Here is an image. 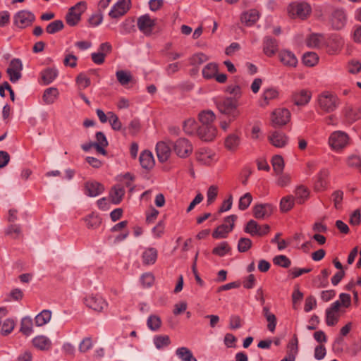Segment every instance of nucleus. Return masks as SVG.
I'll return each instance as SVG.
<instances>
[{"label":"nucleus","instance_id":"393cba45","mask_svg":"<svg viewBox=\"0 0 361 361\" xmlns=\"http://www.w3.org/2000/svg\"><path fill=\"white\" fill-rule=\"evenodd\" d=\"M331 21L334 28L336 30L343 28L346 22L345 12L343 10L335 11L332 14Z\"/></svg>","mask_w":361,"mask_h":361},{"label":"nucleus","instance_id":"20e7f679","mask_svg":"<svg viewBox=\"0 0 361 361\" xmlns=\"http://www.w3.org/2000/svg\"><path fill=\"white\" fill-rule=\"evenodd\" d=\"M349 136L343 131L336 130L331 133L328 139L330 148L335 152H340L349 143Z\"/></svg>","mask_w":361,"mask_h":361},{"label":"nucleus","instance_id":"680f3d73","mask_svg":"<svg viewBox=\"0 0 361 361\" xmlns=\"http://www.w3.org/2000/svg\"><path fill=\"white\" fill-rule=\"evenodd\" d=\"M109 122L114 130H120L122 127L121 122L116 114L112 111L108 112Z\"/></svg>","mask_w":361,"mask_h":361},{"label":"nucleus","instance_id":"603ef678","mask_svg":"<svg viewBox=\"0 0 361 361\" xmlns=\"http://www.w3.org/2000/svg\"><path fill=\"white\" fill-rule=\"evenodd\" d=\"M346 68L350 74H358L361 72V62L357 59H351L348 62Z\"/></svg>","mask_w":361,"mask_h":361},{"label":"nucleus","instance_id":"f704fd0d","mask_svg":"<svg viewBox=\"0 0 361 361\" xmlns=\"http://www.w3.org/2000/svg\"><path fill=\"white\" fill-rule=\"evenodd\" d=\"M262 314L268 322L267 329L269 331L274 333L277 323L276 316L269 311V308L268 307H264Z\"/></svg>","mask_w":361,"mask_h":361},{"label":"nucleus","instance_id":"a878e982","mask_svg":"<svg viewBox=\"0 0 361 361\" xmlns=\"http://www.w3.org/2000/svg\"><path fill=\"white\" fill-rule=\"evenodd\" d=\"M139 160L141 166L146 170L152 169L155 164L153 154L148 150H145L140 154Z\"/></svg>","mask_w":361,"mask_h":361},{"label":"nucleus","instance_id":"f257e3e1","mask_svg":"<svg viewBox=\"0 0 361 361\" xmlns=\"http://www.w3.org/2000/svg\"><path fill=\"white\" fill-rule=\"evenodd\" d=\"M315 104L317 113L323 114L336 111L340 106L341 102L335 93L325 90L317 95Z\"/></svg>","mask_w":361,"mask_h":361},{"label":"nucleus","instance_id":"37998d69","mask_svg":"<svg viewBox=\"0 0 361 361\" xmlns=\"http://www.w3.org/2000/svg\"><path fill=\"white\" fill-rule=\"evenodd\" d=\"M183 129L188 135H192L195 133H197V123L194 118H189L183 122Z\"/></svg>","mask_w":361,"mask_h":361},{"label":"nucleus","instance_id":"7c9ffc66","mask_svg":"<svg viewBox=\"0 0 361 361\" xmlns=\"http://www.w3.org/2000/svg\"><path fill=\"white\" fill-rule=\"evenodd\" d=\"M310 197V190L303 185H300L295 190V200L299 204H304Z\"/></svg>","mask_w":361,"mask_h":361},{"label":"nucleus","instance_id":"f03ea898","mask_svg":"<svg viewBox=\"0 0 361 361\" xmlns=\"http://www.w3.org/2000/svg\"><path fill=\"white\" fill-rule=\"evenodd\" d=\"M216 104L221 114L228 116L232 118V119H235L240 114L238 109V101L231 97L219 98L216 100Z\"/></svg>","mask_w":361,"mask_h":361},{"label":"nucleus","instance_id":"c85d7f7f","mask_svg":"<svg viewBox=\"0 0 361 361\" xmlns=\"http://www.w3.org/2000/svg\"><path fill=\"white\" fill-rule=\"evenodd\" d=\"M240 143V135L239 133L229 134L225 139L224 146L229 151L237 150Z\"/></svg>","mask_w":361,"mask_h":361},{"label":"nucleus","instance_id":"9d476101","mask_svg":"<svg viewBox=\"0 0 361 361\" xmlns=\"http://www.w3.org/2000/svg\"><path fill=\"white\" fill-rule=\"evenodd\" d=\"M156 25V19L145 14L137 18V25L139 30L146 36H150Z\"/></svg>","mask_w":361,"mask_h":361},{"label":"nucleus","instance_id":"c03bdc74","mask_svg":"<svg viewBox=\"0 0 361 361\" xmlns=\"http://www.w3.org/2000/svg\"><path fill=\"white\" fill-rule=\"evenodd\" d=\"M231 231L227 224H221L214 231L212 237L215 239L225 238Z\"/></svg>","mask_w":361,"mask_h":361},{"label":"nucleus","instance_id":"8fccbe9b","mask_svg":"<svg viewBox=\"0 0 361 361\" xmlns=\"http://www.w3.org/2000/svg\"><path fill=\"white\" fill-rule=\"evenodd\" d=\"M273 169L276 174L281 173L284 169V161L281 156L275 155L271 160Z\"/></svg>","mask_w":361,"mask_h":361},{"label":"nucleus","instance_id":"58836bf2","mask_svg":"<svg viewBox=\"0 0 361 361\" xmlns=\"http://www.w3.org/2000/svg\"><path fill=\"white\" fill-rule=\"evenodd\" d=\"M124 195L125 190L121 185L114 186L110 192V197L113 203L115 204L121 202Z\"/></svg>","mask_w":361,"mask_h":361},{"label":"nucleus","instance_id":"39448f33","mask_svg":"<svg viewBox=\"0 0 361 361\" xmlns=\"http://www.w3.org/2000/svg\"><path fill=\"white\" fill-rule=\"evenodd\" d=\"M85 305L90 309L97 312H102L108 307V302L99 293H91L84 298Z\"/></svg>","mask_w":361,"mask_h":361},{"label":"nucleus","instance_id":"ea45409f","mask_svg":"<svg viewBox=\"0 0 361 361\" xmlns=\"http://www.w3.org/2000/svg\"><path fill=\"white\" fill-rule=\"evenodd\" d=\"M218 71L219 68L216 63H209L203 68L202 74L203 78L205 79H212L214 78L216 73H218Z\"/></svg>","mask_w":361,"mask_h":361},{"label":"nucleus","instance_id":"5fc2aeb1","mask_svg":"<svg viewBox=\"0 0 361 361\" xmlns=\"http://www.w3.org/2000/svg\"><path fill=\"white\" fill-rule=\"evenodd\" d=\"M225 92L233 95L232 98H235L238 101L243 94L242 88L238 85H230L225 89Z\"/></svg>","mask_w":361,"mask_h":361},{"label":"nucleus","instance_id":"c9c22d12","mask_svg":"<svg viewBox=\"0 0 361 361\" xmlns=\"http://www.w3.org/2000/svg\"><path fill=\"white\" fill-rule=\"evenodd\" d=\"M324 43V37L319 34H312L306 40L307 45L311 48L321 47Z\"/></svg>","mask_w":361,"mask_h":361},{"label":"nucleus","instance_id":"7ed1b4c3","mask_svg":"<svg viewBox=\"0 0 361 361\" xmlns=\"http://www.w3.org/2000/svg\"><path fill=\"white\" fill-rule=\"evenodd\" d=\"M312 12L311 6L305 1H294L288 6V15L293 18L305 20Z\"/></svg>","mask_w":361,"mask_h":361},{"label":"nucleus","instance_id":"bb28decb","mask_svg":"<svg viewBox=\"0 0 361 361\" xmlns=\"http://www.w3.org/2000/svg\"><path fill=\"white\" fill-rule=\"evenodd\" d=\"M279 97V91L274 87H268L265 89L261 96L260 106H266L269 102Z\"/></svg>","mask_w":361,"mask_h":361},{"label":"nucleus","instance_id":"412c9836","mask_svg":"<svg viewBox=\"0 0 361 361\" xmlns=\"http://www.w3.org/2000/svg\"><path fill=\"white\" fill-rule=\"evenodd\" d=\"M197 159L202 164L210 166L217 161V156L209 149H202L197 153Z\"/></svg>","mask_w":361,"mask_h":361},{"label":"nucleus","instance_id":"0e129e2a","mask_svg":"<svg viewBox=\"0 0 361 361\" xmlns=\"http://www.w3.org/2000/svg\"><path fill=\"white\" fill-rule=\"evenodd\" d=\"M76 83L80 90H84L90 85V79L84 73H80L76 78Z\"/></svg>","mask_w":361,"mask_h":361},{"label":"nucleus","instance_id":"4d7b16f0","mask_svg":"<svg viewBox=\"0 0 361 361\" xmlns=\"http://www.w3.org/2000/svg\"><path fill=\"white\" fill-rule=\"evenodd\" d=\"M154 343L157 348L160 349L169 345L171 340L167 335H159L154 337Z\"/></svg>","mask_w":361,"mask_h":361},{"label":"nucleus","instance_id":"2eb2a0df","mask_svg":"<svg viewBox=\"0 0 361 361\" xmlns=\"http://www.w3.org/2000/svg\"><path fill=\"white\" fill-rule=\"evenodd\" d=\"M290 118V113L287 109H278L271 114V121L274 126H284Z\"/></svg>","mask_w":361,"mask_h":361},{"label":"nucleus","instance_id":"774afa93","mask_svg":"<svg viewBox=\"0 0 361 361\" xmlns=\"http://www.w3.org/2000/svg\"><path fill=\"white\" fill-rule=\"evenodd\" d=\"M347 164L357 169L361 172V157L358 155H350L347 159Z\"/></svg>","mask_w":361,"mask_h":361},{"label":"nucleus","instance_id":"dca6fc26","mask_svg":"<svg viewBox=\"0 0 361 361\" xmlns=\"http://www.w3.org/2000/svg\"><path fill=\"white\" fill-rule=\"evenodd\" d=\"M339 301L333 302L329 308L326 310V323L328 326H332L337 324L339 319Z\"/></svg>","mask_w":361,"mask_h":361},{"label":"nucleus","instance_id":"1a4fd4ad","mask_svg":"<svg viewBox=\"0 0 361 361\" xmlns=\"http://www.w3.org/2000/svg\"><path fill=\"white\" fill-rule=\"evenodd\" d=\"M312 92L309 89H298L291 95L292 102L298 106H305L311 101Z\"/></svg>","mask_w":361,"mask_h":361},{"label":"nucleus","instance_id":"a19ab883","mask_svg":"<svg viewBox=\"0 0 361 361\" xmlns=\"http://www.w3.org/2000/svg\"><path fill=\"white\" fill-rule=\"evenodd\" d=\"M57 70L48 68L41 72V78L45 85L51 83L57 76Z\"/></svg>","mask_w":361,"mask_h":361},{"label":"nucleus","instance_id":"b1692460","mask_svg":"<svg viewBox=\"0 0 361 361\" xmlns=\"http://www.w3.org/2000/svg\"><path fill=\"white\" fill-rule=\"evenodd\" d=\"M157 157L159 161L165 162L170 157L171 147L164 142H159L156 146Z\"/></svg>","mask_w":361,"mask_h":361},{"label":"nucleus","instance_id":"e433bc0d","mask_svg":"<svg viewBox=\"0 0 361 361\" xmlns=\"http://www.w3.org/2000/svg\"><path fill=\"white\" fill-rule=\"evenodd\" d=\"M20 331L26 336L33 333V322L30 317H25L21 319Z\"/></svg>","mask_w":361,"mask_h":361},{"label":"nucleus","instance_id":"052dcab7","mask_svg":"<svg viewBox=\"0 0 361 361\" xmlns=\"http://www.w3.org/2000/svg\"><path fill=\"white\" fill-rule=\"evenodd\" d=\"M116 75L119 83L123 86L128 84L132 80L131 74L125 71H118Z\"/></svg>","mask_w":361,"mask_h":361},{"label":"nucleus","instance_id":"473e14b6","mask_svg":"<svg viewBox=\"0 0 361 361\" xmlns=\"http://www.w3.org/2000/svg\"><path fill=\"white\" fill-rule=\"evenodd\" d=\"M97 142L92 143L93 147L97 151L102 154H106L104 148L108 145V142L104 134L102 132L96 133Z\"/></svg>","mask_w":361,"mask_h":361},{"label":"nucleus","instance_id":"864d4df0","mask_svg":"<svg viewBox=\"0 0 361 361\" xmlns=\"http://www.w3.org/2000/svg\"><path fill=\"white\" fill-rule=\"evenodd\" d=\"M16 326V322L14 319L11 318H8L4 320L2 324V327L1 329V334L3 336H7L10 334L13 330L14 329V327Z\"/></svg>","mask_w":361,"mask_h":361},{"label":"nucleus","instance_id":"f8f14e48","mask_svg":"<svg viewBox=\"0 0 361 361\" xmlns=\"http://www.w3.org/2000/svg\"><path fill=\"white\" fill-rule=\"evenodd\" d=\"M130 6V0H119L111 8L109 16L111 18H119L129 11Z\"/></svg>","mask_w":361,"mask_h":361},{"label":"nucleus","instance_id":"c756f323","mask_svg":"<svg viewBox=\"0 0 361 361\" xmlns=\"http://www.w3.org/2000/svg\"><path fill=\"white\" fill-rule=\"evenodd\" d=\"M59 96V91L57 88L49 87L44 90L42 99L46 104H52L57 100Z\"/></svg>","mask_w":361,"mask_h":361},{"label":"nucleus","instance_id":"4be33fe9","mask_svg":"<svg viewBox=\"0 0 361 361\" xmlns=\"http://www.w3.org/2000/svg\"><path fill=\"white\" fill-rule=\"evenodd\" d=\"M32 343L35 348L42 351L49 350L52 345L51 340L44 335L37 336L33 338Z\"/></svg>","mask_w":361,"mask_h":361},{"label":"nucleus","instance_id":"6e6552de","mask_svg":"<svg viewBox=\"0 0 361 361\" xmlns=\"http://www.w3.org/2000/svg\"><path fill=\"white\" fill-rule=\"evenodd\" d=\"M330 172L328 169H322L314 178L313 188L315 192H324L329 185Z\"/></svg>","mask_w":361,"mask_h":361},{"label":"nucleus","instance_id":"09e8293b","mask_svg":"<svg viewBox=\"0 0 361 361\" xmlns=\"http://www.w3.org/2000/svg\"><path fill=\"white\" fill-rule=\"evenodd\" d=\"M295 201L293 196L288 195L283 197L280 202L281 210L283 212L290 211L293 208Z\"/></svg>","mask_w":361,"mask_h":361},{"label":"nucleus","instance_id":"49530a36","mask_svg":"<svg viewBox=\"0 0 361 361\" xmlns=\"http://www.w3.org/2000/svg\"><path fill=\"white\" fill-rule=\"evenodd\" d=\"M85 221L89 228H97L101 224L102 220L98 214L92 213L85 217Z\"/></svg>","mask_w":361,"mask_h":361},{"label":"nucleus","instance_id":"13d9d810","mask_svg":"<svg viewBox=\"0 0 361 361\" xmlns=\"http://www.w3.org/2000/svg\"><path fill=\"white\" fill-rule=\"evenodd\" d=\"M64 27L61 20H56L50 23L46 27V32L49 34H54L61 31Z\"/></svg>","mask_w":361,"mask_h":361},{"label":"nucleus","instance_id":"69168bd1","mask_svg":"<svg viewBox=\"0 0 361 361\" xmlns=\"http://www.w3.org/2000/svg\"><path fill=\"white\" fill-rule=\"evenodd\" d=\"M219 192V187L216 185H212L209 187L207 192V203L212 204L213 203L215 200L216 199V197L218 195Z\"/></svg>","mask_w":361,"mask_h":361},{"label":"nucleus","instance_id":"ddd939ff","mask_svg":"<svg viewBox=\"0 0 361 361\" xmlns=\"http://www.w3.org/2000/svg\"><path fill=\"white\" fill-rule=\"evenodd\" d=\"M23 70V64L20 59H13L11 61L9 66L6 70V73L9 77V80L12 82H16L22 77L21 71Z\"/></svg>","mask_w":361,"mask_h":361},{"label":"nucleus","instance_id":"a18cd8bd","mask_svg":"<svg viewBox=\"0 0 361 361\" xmlns=\"http://www.w3.org/2000/svg\"><path fill=\"white\" fill-rule=\"evenodd\" d=\"M319 57L314 52H307L303 55L302 63L309 67H313L317 64Z\"/></svg>","mask_w":361,"mask_h":361},{"label":"nucleus","instance_id":"79ce46f5","mask_svg":"<svg viewBox=\"0 0 361 361\" xmlns=\"http://www.w3.org/2000/svg\"><path fill=\"white\" fill-rule=\"evenodd\" d=\"M176 355L182 361H197V359L193 356L190 350L186 347H180L176 349Z\"/></svg>","mask_w":361,"mask_h":361},{"label":"nucleus","instance_id":"72a5a7b5","mask_svg":"<svg viewBox=\"0 0 361 361\" xmlns=\"http://www.w3.org/2000/svg\"><path fill=\"white\" fill-rule=\"evenodd\" d=\"M52 313L49 310H44L35 317V324L37 326H43L48 324L51 319Z\"/></svg>","mask_w":361,"mask_h":361},{"label":"nucleus","instance_id":"423d86ee","mask_svg":"<svg viewBox=\"0 0 361 361\" xmlns=\"http://www.w3.org/2000/svg\"><path fill=\"white\" fill-rule=\"evenodd\" d=\"M87 8V2L85 1H81L71 7L66 16L67 24L70 26H75L78 24L81 20L82 14L86 11Z\"/></svg>","mask_w":361,"mask_h":361},{"label":"nucleus","instance_id":"e2e57ef3","mask_svg":"<svg viewBox=\"0 0 361 361\" xmlns=\"http://www.w3.org/2000/svg\"><path fill=\"white\" fill-rule=\"evenodd\" d=\"M252 200V195L250 192L245 193L239 200V203H238L239 209L245 210L251 204Z\"/></svg>","mask_w":361,"mask_h":361},{"label":"nucleus","instance_id":"9b49d317","mask_svg":"<svg viewBox=\"0 0 361 361\" xmlns=\"http://www.w3.org/2000/svg\"><path fill=\"white\" fill-rule=\"evenodd\" d=\"M35 20V15L25 10L20 11L14 16V24L21 29L30 26Z\"/></svg>","mask_w":361,"mask_h":361},{"label":"nucleus","instance_id":"5701e85b","mask_svg":"<svg viewBox=\"0 0 361 361\" xmlns=\"http://www.w3.org/2000/svg\"><path fill=\"white\" fill-rule=\"evenodd\" d=\"M273 212V207L270 204H257L253 208L254 216L256 219H264Z\"/></svg>","mask_w":361,"mask_h":361},{"label":"nucleus","instance_id":"bf43d9fd","mask_svg":"<svg viewBox=\"0 0 361 361\" xmlns=\"http://www.w3.org/2000/svg\"><path fill=\"white\" fill-rule=\"evenodd\" d=\"M345 117L350 123H353L361 118V112L357 109H348L345 111Z\"/></svg>","mask_w":361,"mask_h":361},{"label":"nucleus","instance_id":"4c0bfd02","mask_svg":"<svg viewBox=\"0 0 361 361\" xmlns=\"http://www.w3.org/2000/svg\"><path fill=\"white\" fill-rule=\"evenodd\" d=\"M199 121L202 126L214 125L213 123L216 119V116L211 110L202 111L199 114Z\"/></svg>","mask_w":361,"mask_h":361},{"label":"nucleus","instance_id":"6ab92c4d","mask_svg":"<svg viewBox=\"0 0 361 361\" xmlns=\"http://www.w3.org/2000/svg\"><path fill=\"white\" fill-rule=\"evenodd\" d=\"M85 194L90 197H97L102 194L104 190L102 184L95 180H89L85 183Z\"/></svg>","mask_w":361,"mask_h":361},{"label":"nucleus","instance_id":"0eeeda50","mask_svg":"<svg viewBox=\"0 0 361 361\" xmlns=\"http://www.w3.org/2000/svg\"><path fill=\"white\" fill-rule=\"evenodd\" d=\"M173 149L178 157L187 158L192 153L193 146L189 140L180 137L173 142Z\"/></svg>","mask_w":361,"mask_h":361},{"label":"nucleus","instance_id":"f3484780","mask_svg":"<svg viewBox=\"0 0 361 361\" xmlns=\"http://www.w3.org/2000/svg\"><path fill=\"white\" fill-rule=\"evenodd\" d=\"M197 135L204 141H212L217 135V128L214 125L201 126L198 128Z\"/></svg>","mask_w":361,"mask_h":361},{"label":"nucleus","instance_id":"3c124183","mask_svg":"<svg viewBox=\"0 0 361 361\" xmlns=\"http://www.w3.org/2000/svg\"><path fill=\"white\" fill-rule=\"evenodd\" d=\"M208 60L209 57L206 54L202 52H199L193 54L191 57H190L189 63L192 66H199L207 61Z\"/></svg>","mask_w":361,"mask_h":361},{"label":"nucleus","instance_id":"cd10ccee","mask_svg":"<svg viewBox=\"0 0 361 361\" xmlns=\"http://www.w3.org/2000/svg\"><path fill=\"white\" fill-rule=\"evenodd\" d=\"M259 13L256 9H250L242 13L240 20L247 26L255 24L259 19Z\"/></svg>","mask_w":361,"mask_h":361},{"label":"nucleus","instance_id":"2f4dec72","mask_svg":"<svg viewBox=\"0 0 361 361\" xmlns=\"http://www.w3.org/2000/svg\"><path fill=\"white\" fill-rule=\"evenodd\" d=\"M157 250L153 247L146 249L142 255V262L145 265L154 264L157 259Z\"/></svg>","mask_w":361,"mask_h":361},{"label":"nucleus","instance_id":"6e6d98bb","mask_svg":"<svg viewBox=\"0 0 361 361\" xmlns=\"http://www.w3.org/2000/svg\"><path fill=\"white\" fill-rule=\"evenodd\" d=\"M147 326L152 331H157L161 325V320L157 315H150L147 321Z\"/></svg>","mask_w":361,"mask_h":361},{"label":"nucleus","instance_id":"338daca9","mask_svg":"<svg viewBox=\"0 0 361 361\" xmlns=\"http://www.w3.org/2000/svg\"><path fill=\"white\" fill-rule=\"evenodd\" d=\"M134 29L133 20L130 19L125 20L120 25V32L122 35H127L130 33Z\"/></svg>","mask_w":361,"mask_h":361},{"label":"nucleus","instance_id":"a211bd4d","mask_svg":"<svg viewBox=\"0 0 361 361\" xmlns=\"http://www.w3.org/2000/svg\"><path fill=\"white\" fill-rule=\"evenodd\" d=\"M270 143L279 148L285 147L288 142V137L281 131H273L268 135Z\"/></svg>","mask_w":361,"mask_h":361},{"label":"nucleus","instance_id":"4468645a","mask_svg":"<svg viewBox=\"0 0 361 361\" xmlns=\"http://www.w3.org/2000/svg\"><path fill=\"white\" fill-rule=\"evenodd\" d=\"M279 61L286 67L293 68L298 66V60L295 54L288 49H281L278 54Z\"/></svg>","mask_w":361,"mask_h":361},{"label":"nucleus","instance_id":"de8ad7c7","mask_svg":"<svg viewBox=\"0 0 361 361\" xmlns=\"http://www.w3.org/2000/svg\"><path fill=\"white\" fill-rule=\"evenodd\" d=\"M231 248L227 242H221L212 250V253L219 257H224L230 252Z\"/></svg>","mask_w":361,"mask_h":361},{"label":"nucleus","instance_id":"aec40b11","mask_svg":"<svg viewBox=\"0 0 361 361\" xmlns=\"http://www.w3.org/2000/svg\"><path fill=\"white\" fill-rule=\"evenodd\" d=\"M263 53L268 57L274 56L278 51L279 45L276 39L266 37L263 39Z\"/></svg>","mask_w":361,"mask_h":361}]
</instances>
